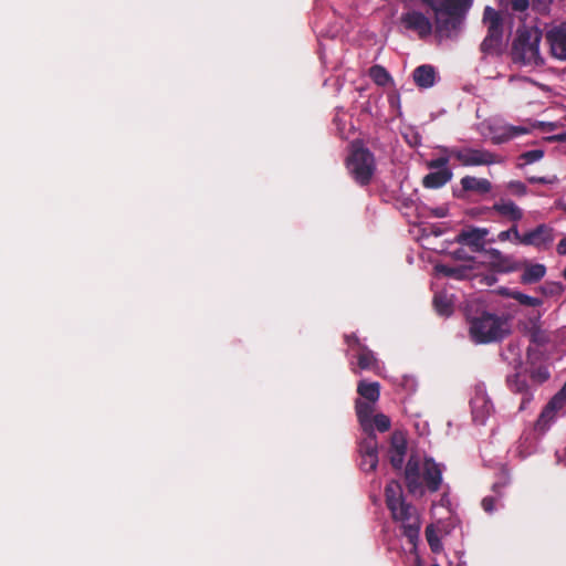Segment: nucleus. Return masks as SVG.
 <instances>
[{
    "mask_svg": "<svg viewBox=\"0 0 566 566\" xmlns=\"http://www.w3.org/2000/svg\"><path fill=\"white\" fill-rule=\"evenodd\" d=\"M523 331L534 346L543 347L551 342V333L542 327L539 312L528 317Z\"/></svg>",
    "mask_w": 566,
    "mask_h": 566,
    "instance_id": "13",
    "label": "nucleus"
},
{
    "mask_svg": "<svg viewBox=\"0 0 566 566\" xmlns=\"http://www.w3.org/2000/svg\"><path fill=\"white\" fill-rule=\"evenodd\" d=\"M562 209H563V211H564V212H566V203H564V205L562 206Z\"/></svg>",
    "mask_w": 566,
    "mask_h": 566,
    "instance_id": "56",
    "label": "nucleus"
},
{
    "mask_svg": "<svg viewBox=\"0 0 566 566\" xmlns=\"http://www.w3.org/2000/svg\"><path fill=\"white\" fill-rule=\"evenodd\" d=\"M554 240L555 230L546 223H541L521 235V244L534 247L537 250L549 249Z\"/></svg>",
    "mask_w": 566,
    "mask_h": 566,
    "instance_id": "9",
    "label": "nucleus"
},
{
    "mask_svg": "<svg viewBox=\"0 0 566 566\" xmlns=\"http://www.w3.org/2000/svg\"><path fill=\"white\" fill-rule=\"evenodd\" d=\"M433 306L441 316H450L453 313L454 296L447 291L437 292L433 296Z\"/></svg>",
    "mask_w": 566,
    "mask_h": 566,
    "instance_id": "25",
    "label": "nucleus"
},
{
    "mask_svg": "<svg viewBox=\"0 0 566 566\" xmlns=\"http://www.w3.org/2000/svg\"><path fill=\"white\" fill-rule=\"evenodd\" d=\"M506 295L515 301H517L521 305L530 306V307H537L543 304V301L538 297H533L530 295H526L518 291H511L506 293Z\"/></svg>",
    "mask_w": 566,
    "mask_h": 566,
    "instance_id": "32",
    "label": "nucleus"
},
{
    "mask_svg": "<svg viewBox=\"0 0 566 566\" xmlns=\"http://www.w3.org/2000/svg\"><path fill=\"white\" fill-rule=\"evenodd\" d=\"M344 339L346 344L352 348L356 347L359 350L360 346H364L363 344H360L359 338L354 333L345 335Z\"/></svg>",
    "mask_w": 566,
    "mask_h": 566,
    "instance_id": "42",
    "label": "nucleus"
},
{
    "mask_svg": "<svg viewBox=\"0 0 566 566\" xmlns=\"http://www.w3.org/2000/svg\"><path fill=\"white\" fill-rule=\"evenodd\" d=\"M546 274V266L541 263L525 264L521 275L522 284H533L539 282Z\"/></svg>",
    "mask_w": 566,
    "mask_h": 566,
    "instance_id": "28",
    "label": "nucleus"
},
{
    "mask_svg": "<svg viewBox=\"0 0 566 566\" xmlns=\"http://www.w3.org/2000/svg\"><path fill=\"white\" fill-rule=\"evenodd\" d=\"M521 235L517 224H512L510 229L503 230L497 234V240L500 242L514 241L521 244Z\"/></svg>",
    "mask_w": 566,
    "mask_h": 566,
    "instance_id": "35",
    "label": "nucleus"
},
{
    "mask_svg": "<svg viewBox=\"0 0 566 566\" xmlns=\"http://www.w3.org/2000/svg\"><path fill=\"white\" fill-rule=\"evenodd\" d=\"M357 394L367 402L376 403L380 397V384L360 380L357 385Z\"/></svg>",
    "mask_w": 566,
    "mask_h": 566,
    "instance_id": "27",
    "label": "nucleus"
},
{
    "mask_svg": "<svg viewBox=\"0 0 566 566\" xmlns=\"http://www.w3.org/2000/svg\"><path fill=\"white\" fill-rule=\"evenodd\" d=\"M346 167L356 184L368 186L376 170L375 156L363 145L354 144L346 159Z\"/></svg>",
    "mask_w": 566,
    "mask_h": 566,
    "instance_id": "6",
    "label": "nucleus"
},
{
    "mask_svg": "<svg viewBox=\"0 0 566 566\" xmlns=\"http://www.w3.org/2000/svg\"><path fill=\"white\" fill-rule=\"evenodd\" d=\"M566 406V382L560 388L558 392H556L552 399L546 403L539 413L535 424L534 431L538 436H543L551 428L552 423L555 421L558 411H560Z\"/></svg>",
    "mask_w": 566,
    "mask_h": 566,
    "instance_id": "8",
    "label": "nucleus"
},
{
    "mask_svg": "<svg viewBox=\"0 0 566 566\" xmlns=\"http://www.w3.org/2000/svg\"><path fill=\"white\" fill-rule=\"evenodd\" d=\"M407 439L401 431L392 432L390 437V446L388 449V458L395 470L401 471L407 454Z\"/></svg>",
    "mask_w": 566,
    "mask_h": 566,
    "instance_id": "11",
    "label": "nucleus"
},
{
    "mask_svg": "<svg viewBox=\"0 0 566 566\" xmlns=\"http://www.w3.org/2000/svg\"><path fill=\"white\" fill-rule=\"evenodd\" d=\"M563 277H564V279H565V281H566V266H565V269L563 270Z\"/></svg>",
    "mask_w": 566,
    "mask_h": 566,
    "instance_id": "54",
    "label": "nucleus"
},
{
    "mask_svg": "<svg viewBox=\"0 0 566 566\" xmlns=\"http://www.w3.org/2000/svg\"><path fill=\"white\" fill-rule=\"evenodd\" d=\"M364 432L366 433V438L360 441L358 448L360 457H378V441L374 429H371V432Z\"/></svg>",
    "mask_w": 566,
    "mask_h": 566,
    "instance_id": "29",
    "label": "nucleus"
},
{
    "mask_svg": "<svg viewBox=\"0 0 566 566\" xmlns=\"http://www.w3.org/2000/svg\"><path fill=\"white\" fill-rule=\"evenodd\" d=\"M482 22L486 27V35L480 44L484 55H501L504 51V23L502 14L492 7H485Z\"/></svg>",
    "mask_w": 566,
    "mask_h": 566,
    "instance_id": "5",
    "label": "nucleus"
},
{
    "mask_svg": "<svg viewBox=\"0 0 566 566\" xmlns=\"http://www.w3.org/2000/svg\"><path fill=\"white\" fill-rule=\"evenodd\" d=\"M357 366L361 370L376 371L379 369V361L373 350L367 346H360L357 353Z\"/></svg>",
    "mask_w": 566,
    "mask_h": 566,
    "instance_id": "26",
    "label": "nucleus"
},
{
    "mask_svg": "<svg viewBox=\"0 0 566 566\" xmlns=\"http://www.w3.org/2000/svg\"><path fill=\"white\" fill-rule=\"evenodd\" d=\"M489 210L496 212L513 224H517L524 217L523 210L512 200L500 199Z\"/></svg>",
    "mask_w": 566,
    "mask_h": 566,
    "instance_id": "19",
    "label": "nucleus"
},
{
    "mask_svg": "<svg viewBox=\"0 0 566 566\" xmlns=\"http://www.w3.org/2000/svg\"><path fill=\"white\" fill-rule=\"evenodd\" d=\"M437 270L446 276L454 277V279H463L464 277V269L463 268H450L447 265H438Z\"/></svg>",
    "mask_w": 566,
    "mask_h": 566,
    "instance_id": "38",
    "label": "nucleus"
},
{
    "mask_svg": "<svg viewBox=\"0 0 566 566\" xmlns=\"http://www.w3.org/2000/svg\"><path fill=\"white\" fill-rule=\"evenodd\" d=\"M405 481L409 493L422 495L424 492L420 473V461L417 457L411 455L405 468Z\"/></svg>",
    "mask_w": 566,
    "mask_h": 566,
    "instance_id": "14",
    "label": "nucleus"
},
{
    "mask_svg": "<svg viewBox=\"0 0 566 566\" xmlns=\"http://www.w3.org/2000/svg\"><path fill=\"white\" fill-rule=\"evenodd\" d=\"M489 234L486 228H470L462 230L455 241L460 244L468 245L473 252H484L485 237Z\"/></svg>",
    "mask_w": 566,
    "mask_h": 566,
    "instance_id": "15",
    "label": "nucleus"
},
{
    "mask_svg": "<svg viewBox=\"0 0 566 566\" xmlns=\"http://www.w3.org/2000/svg\"><path fill=\"white\" fill-rule=\"evenodd\" d=\"M452 157H450L449 154H447V156H440L438 158H434V159H431V160L427 161V167L429 169H438V170L448 168L447 166H448L449 160Z\"/></svg>",
    "mask_w": 566,
    "mask_h": 566,
    "instance_id": "40",
    "label": "nucleus"
},
{
    "mask_svg": "<svg viewBox=\"0 0 566 566\" xmlns=\"http://www.w3.org/2000/svg\"><path fill=\"white\" fill-rule=\"evenodd\" d=\"M432 566H439V565L436 564V565H432Z\"/></svg>",
    "mask_w": 566,
    "mask_h": 566,
    "instance_id": "57",
    "label": "nucleus"
},
{
    "mask_svg": "<svg viewBox=\"0 0 566 566\" xmlns=\"http://www.w3.org/2000/svg\"><path fill=\"white\" fill-rule=\"evenodd\" d=\"M470 336L475 344H490L504 339L510 334L506 319L488 312L470 319Z\"/></svg>",
    "mask_w": 566,
    "mask_h": 566,
    "instance_id": "3",
    "label": "nucleus"
},
{
    "mask_svg": "<svg viewBox=\"0 0 566 566\" xmlns=\"http://www.w3.org/2000/svg\"><path fill=\"white\" fill-rule=\"evenodd\" d=\"M506 385L512 392L521 394L523 396L518 409L524 410L526 405L530 403L533 399V395L528 390L525 374L516 370L514 374L509 375L506 377Z\"/></svg>",
    "mask_w": 566,
    "mask_h": 566,
    "instance_id": "17",
    "label": "nucleus"
},
{
    "mask_svg": "<svg viewBox=\"0 0 566 566\" xmlns=\"http://www.w3.org/2000/svg\"><path fill=\"white\" fill-rule=\"evenodd\" d=\"M546 41L551 53L560 61H566V22L553 27L546 32Z\"/></svg>",
    "mask_w": 566,
    "mask_h": 566,
    "instance_id": "12",
    "label": "nucleus"
},
{
    "mask_svg": "<svg viewBox=\"0 0 566 566\" xmlns=\"http://www.w3.org/2000/svg\"><path fill=\"white\" fill-rule=\"evenodd\" d=\"M509 188L518 196L526 193V186L521 181H511Z\"/></svg>",
    "mask_w": 566,
    "mask_h": 566,
    "instance_id": "43",
    "label": "nucleus"
},
{
    "mask_svg": "<svg viewBox=\"0 0 566 566\" xmlns=\"http://www.w3.org/2000/svg\"><path fill=\"white\" fill-rule=\"evenodd\" d=\"M553 0H544V4H549Z\"/></svg>",
    "mask_w": 566,
    "mask_h": 566,
    "instance_id": "55",
    "label": "nucleus"
},
{
    "mask_svg": "<svg viewBox=\"0 0 566 566\" xmlns=\"http://www.w3.org/2000/svg\"><path fill=\"white\" fill-rule=\"evenodd\" d=\"M399 20L406 30L416 32L420 39H424L432 33L433 24L431 20L420 11L409 10L402 13Z\"/></svg>",
    "mask_w": 566,
    "mask_h": 566,
    "instance_id": "10",
    "label": "nucleus"
},
{
    "mask_svg": "<svg viewBox=\"0 0 566 566\" xmlns=\"http://www.w3.org/2000/svg\"><path fill=\"white\" fill-rule=\"evenodd\" d=\"M525 371L530 374L531 379L536 384H543L551 377L548 367L544 364L526 367Z\"/></svg>",
    "mask_w": 566,
    "mask_h": 566,
    "instance_id": "31",
    "label": "nucleus"
},
{
    "mask_svg": "<svg viewBox=\"0 0 566 566\" xmlns=\"http://www.w3.org/2000/svg\"><path fill=\"white\" fill-rule=\"evenodd\" d=\"M527 133H528V129L526 127L506 125V126H502L494 130V134L491 137V142L494 145H501V144H504L515 137L525 135Z\"/></svg>",
    "mask_w": 566,
    "mask_h": 566,
    "instance_id": "22",
    "label": "nucleus"
},
{
    "mask_svg": "<svg viewBox=\"0 0 566 566\" xmlns=\"http://www.w3.org/2000/svg\"><path fill=\"white\" fill-rule=\"evenodd\" d=\"M448 210L446 208H437L433 211V214L438 218H443L447 216Z\"/></svg>",
    "mask_w": 566,
    "mask_h": 566,
    "instance_id": "48",
    "label": "nucleus"
},
{
    "mask_svg": "<svg viewBox=\"0 0 566 566\" xmlns=\"http://www.w3.org/2000/svg\"><path fill=\"white\" fill-rule=\"evenodd\" d=\"M442 151L458 160L464 167L490 166L502 163L501 156L484 149L472 147H443Z\"/></svg>",
    "mask_w": 566,
    "mask_h": 566,
    "instance_id": "7",
    "label": "nucleus"
},
{
    "mask_svg": "<svg viewBox=\"0 0 566 566\" xmlns=\"http://www.w3.org/2000/svg\"><path fill=\"white\" fill-rule=\"evenodd\" d=\"M474 422L483 424L493 411L490 398L483 391H476L470 401Z\"/></svg>",
    "mask_w": 566,
    "mask_h": 566,
    "instance_id": "16",
    "label": "nucleus"
},
{
    "mask_svg": "<svg viewBox=\"0 0 566 566\" xmlns=\"http://www.w3.org/2000/svg\"><path fill=\"white\" fill-rule=\"evenodd\" d=\"M387 509L394 521L401 522L402 535L410 544L416 546L420 534V518L417 509L406 502L402 488L399 482L390 481L385 488Z\"/></svg>",
    "mask_w": 566,
    "mask_h": 566,
    "instance_id": "2",
    "label": "nucleus"
},
{
    "mask_svg": "<svg viewBox=\"0 0 566 566\" xmlns=\"http://www.w3.org/2000/svg\"><path fill=\"white\" fill-rule=\"evenodd\" d=\"M542 33L538 29L518 31L512 45V59L523 65H539L544 61L539 54Z\"/></svg>",
    "mask_w": 566,
    "mask_h": 566,
    "instance_id": "4",
    "label": "nucleus"
},
{
    "mask_svg": "<svg viewBox=\"0 0 566 566\" xmlns=\"http://www.w3.org/2000/svg\"><path fill=\"white\" fill-rule=\"evenodd\" d=\"M453 177V172L449 168L432 171L422 179V185L428 189H439L448 184Z\"/></svg>",
    "mask_w": 566,
    "mask_h": 566,
    "instance_id": "23",
    "label": "nucleus"
},
{
    "mask_svg": "<svg viewBox=\"0 0 566 566\" xmlns=\"http://www.w3.org/2000/svg\"><path fill=\"white\" fill-rule=\"evenodd\" d=\"M369 75L374 80V82L378 85H386L390 80L389 73L386 71L385 67H382L380 65L371 66L370 71H369Z\"/></svg>",
    "mask_w": 566,
    "mask_h": 566,
    "instance_id": "34",
    "label": "nucleus"
},
{
    "mask_svg": "<svg viewBox=\"0 0 566 566\" xmlns=\"http://www.w3.org/2000/svg\"><path fill=\"white\" fill-rule=\"evenodd\" d=\"M360 468L365 472L375 471L378 465V457H360Z\"/></svg>",
    "mask_w": 566,
    "mask_h": 566,
    "instance_id": "41",
    "label": "nucleus"
},
{
    "mask_svg": "<svg viewBox=\"0 0 566 566\" xmlns=\"http://www.w3.org/2000/svg\"><path fill=\"white\" fill-rule=\"evenodd\" d=\"M484 253L491 259V261H497L504 255L499 249H485Z\"/></svg>",
    "mask_w": 566,
    "mask_h": 566,
    "instance_id": "46",
    "label": "nucleus"
},
{
    "mask_svg": "<svg viewBox=\"0 0 566 566\" xmlns=\"http://www.w3.org/2000/svg\"><path fill=\"white\" fill-rule=\"evenodd\" d=\"M481 505H482L483 510L486 513L494 512V510H495V497H493V496H485L482 500Z\"/></svg>",
    "mask_w": 566,
    "mask_h": 566,
    "instance_id": "44",
    "label": "nucleus"
},
{
    "mask_svg": "<svg viewBox=\"0 0 566 566\" xmlns=\"http://www.w3.org/2000/svg\"><path fill=\"white\" fill-rule=\"evenodd\" d=\"M530 6L528 0H511V8L514 11L523 12L525 11Z\"/></svg>",
    "mask_w": 566,
    "mask_h": 566,
    "instance_id": "45",
    "label": "nucleus"
},
{
    "mask_svg": "<svg viewBox=\"0 0 566 566\" xmlns=\"http://www.w3.org/2000/svg\"><path fill=\"white\" fill-rule=\"evenodd\" d=\"M461 190H453L457 198H463L465 192H475L478 195H485L492 190V184L485 178H476L473 176H464L460 180Z\"/></svg>",
    "mask_w": 566,
    "mask_h": 566,
    "instance_id": "18",
    "label": "nucleus"
},
{
    "mask_svg": "<svg viewBox=\"0 0 566 566\" xmlns=\"http://www.w3.org/2000/svg\"><path fill=\"white\" fill-rule=\"evenodd\" d=\"M412 77L417 86L429 88L434 85L436 70L432 65L423 64L415 69Z\"/></svg>",
    "mask_w": 566,
    "mask_h": 566,
    "instance_id": "24",
    "label": "nucleus"
},
{
    "mask_svg": "<svg viewBox=\"0 0 566 566\" xmlns=\"http://www.w3.org/2000/svg\"><path fill=\"white\" fill-rule=\"evenodd\" d=\"M560 290H562L560 283H552L551 284V289H549V293H554L555 291H560Z\"/></svg>",
    "mask_w": 566,
    "mask_h": 566,
    "instance_id": "52",
    "label": "nucleus"
},
{
    "mask_svg": "<svg viewBox=\"0 0 566 566\" xmlns=\"http://www.w3.org/2000/svg\"><path fill=\"white\" fill-rule=\"evenodd\" d=\"M454 255H455V258H457V259H460V260H468V261H470V260H472V259H473V258H471V256H467V255H464V251H463V250H457V251L454 252Z\"/></svg>",
    "mask_w": 566,
    "mask_h": 566,
    "instance_id": "49",
    "label": "nucleus"
},
{
    "mask_svg": "<svg viewBox=\"0 0 566 566\" xmlns=\"http://www.w3.org/2000/svg\"><path fill=\"white\" fill-rule=\"evenodd\" d=\"M355 411L363 431L371 432V429H374L371 418L375 411V403L367 402L358 398L355 401Z\"/></svg>",
    "mask_w": 566,
    "mask_h": 566,
    "instance_id": "21",
    "label": "nucleus"
},
{
    "mask_svg": "<svg viewBox=\"0 0 566 566\" xmlns=\"http://www.w3.org/2000/svg\"><path fill=\"white\" fill-rule=\"evenodd\" d=\"M544 157V150L542 149H532L523 153L520 156V159L524 160L525 164H533L535 161L541 160Z\"/></svg>",
    "mask_w": 566,
    "mask_h": 566,
    "instance_id": "39",
    "label": "nucleus"
},
{
    "mask_svg": "<svg viewBox=\"0 0 566 566\" xmlns=\"http://www.w3.org/2000/svg\"><path fill=\"white\" fill-rule=\"evenodd\" d=\"M549 139L555 140V142H566V132L555 135V136H552Z\"/></svg>",
    "mask_w": 566,
    "mask_h": 566,
    "instance_id": "50",
    "label": "nucleus"
},
{
    "mask_svg": "<svg viewBox=\"0 0 566 566\" xmlns=\"http://www.w3.org/2000/svg\"><path fill=\"white\" fill-rule=\"evenodd\" d=\"M533 1H534V4L543 6L544 8L548 6V4H544V0H533Z\"/></svg>",
    "mask_w": 566,
    "mask_h": 566,
    "instance_id": "53",
    "label": "nucleus"
},
{
    "mask_svg": "<svg viewBox=\"0 0 566 566\" xmlns=\"http://www.w3.org/2000/svg\"><path fill=\"white\" fill-rule=\"evenodd\" d=\"M491 268L500 273H510L521 269V265L512 255H502L497 261H491Z\"/></svg>",
    "mask_w": 566,
    "mask_h": 566,
    "instance_id": "30",
    "label": "nucleus"
},
{
    "mask_svg": "<svg viewBox=\"0 0 566 566\" xmlns=\"http://www.w3.org/2000/svg\"><path fill=\"white\" fill-rule=\"evenodd\" d=\"M374 430H378L379 432H386L391 427L390 418L384 413H377L371 418Z\"/></svg>",
    "mask_w": 566,
    "mask_h": 566,
    "instance_id": "37",
    "label": "nucleus"
},
{
    "mask_svg": "<svg viewBox=\"0 0 566 566\" xmlns=\"http://www.w3.org/2000/svg\"><path fill=\"white\" fill-rule=\"evenodd\" d=\"M530 181L532 184H547L548 182L545 177H532V178H530Z\"/></svg>",
    "mask_w": 566,
    "mask_h": 566,
    "instance_id": "51",
    "label": "nucleus"
},
{
    "mask_svg": "<svg viewBox=\"0 0 566 566\" xmlns=\"http://www.w3.org/2000/svg\"><path fill=\"white\" fill-rule=\"evenodd\" d=\"M433 12L434 32L440 39H455L473 0H421Z\"/></svg>",
    "mask_w": 566,
    "mask_h": 566,
    "instance_id": "1",
    "label": "nucleus"
},
{
    "mask_svg": "<svg viewBox=\"0 0 566 566\" xmlns=\"http://www.w3.org/2000/svg\"><path fill=\"white\" fill-rule=\"evenodd\" d=\"M544 353L536 346H528L526 349V365L527 367L537 366L543 364Z\"/></svg>",
    "mask_w": 566,
    "mask_h": 566,
    "instance_id": "33",
    "label": "nucleus"
},
{
    "mask_svg": "<svg viewBox=\"0 0 566 566\" xmlns=\"http://www.w3.org/2000/svg\"><path fill=\"white\" fill-rule=\"evenodd\" d=\"M426 538L433 553H439L442 548V544L433 525H429L426 528Z\"/></svg>",
    "mask_w": 566,
    "mask_h": 566,
    "instance_id": "36",
    "label": "nucleus"
},
{
    "mask_svg": "<svg viewBox=\"0 0 566 566\" xmlns=\"http://www.w3.org/2000/svg\"><path fill=\"white\" fill-rule=\"evenodd\" d=\"M423 482L427 489L434 493L442 483V470L433 459H426L423 464Z\"/></svg>",
    "mask_w": 566,
    "mask_h": 566,
    "instance_id": "20",
    "label": "nucleus"
},
{
    "mask_svg": "<svg viewBox=\"0 0 566 566\" xmlns=\"http://www.w3.org/2000/svg\"><path fill=\"white\" fill-rule=\"evenodd\" d=\"M556 251L559 255H566V235L558 242Z\"/></svg>",
    "mask_w": 566,
    "mask_h": 566,
    "instance_id": "47",
    "label": "nucleus"
}]
</instances>
